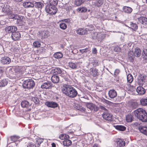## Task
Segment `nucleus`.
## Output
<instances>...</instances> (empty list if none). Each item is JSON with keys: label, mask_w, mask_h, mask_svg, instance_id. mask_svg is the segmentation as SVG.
I'll return each mask as SVG.
<instances>
[{"label": "nucleus", "mask_w": 147, "mask_h": 147, "mask_svg": "<svg viewBox=\"0 0 147 147\" xmlns=\"http://www.w3.org/2000/svg\"><path fill=\"white\" fill-rule=\"evenodd\" d=\"M142 54L143 56V62L145 63L147 62V49H143Z\"/></svg>", "instance_id": "nucleus-27"}, {"label": "nucleus", "mask_w": 147, "mask_h": 147, "mask_svg": "<svg viewBox=\"0 0 147 147\" xmlns=\"http://www.w3.org/2000/svg\"><path fill=\"white\" fill-rule=\"evenodd\" d=\"M51 80L54 83H57L59 81V77L55 75H54L51 77Z\"/></svg>", "instance_id": "nucleus-35"}, {"label": "nucleus", "mask_w": 147, "mask_h": 147, "mask_svg": "<svg viewBox=\"0 0 147 147\" xmlns=\"http://www.w3.org/2000/svg\"><path fill=\"white\" fill-rule=\"evenodd\" d=\"M88 31L87 28L86 29L84 28H80L76 30V32L78 34L83 35L88 33Z\"/></svg>", "instance_id": "nucleus-20"}, {"label": "nucleus", "mask_w": 147, "mask_h": 147, "mask_svg": "<svg viewBox=\"0 0 147 147\" xmlns=\"http://www.w3.org/2000/svg\"><path fill=\"white\" fill-rule=\"evenodd\" d=\"M62 72V70L59 68L58 67H55V68H52L50 71L47 72L48 74H52L53 75H57L61 74Z\"/></svg>", "instance_id": "nucleus-11"}, {"label": "nucleus", "mask_w": 147, "mask_h": 147, "mask_svg": "<svg viewBox=\"0 0 147 147\" xmlns=\"http://www.w3.org/2000/svg\"><path fill=\"white\" fill-rule=\"evenodd\" d=\"M102 117L104 119L109 121L112 122L113 121V116L109 112H104L102 115Z\"/></svg>", "instance_id": "nucleus-8"}, {"label": "nucleus", "mask_w": 147, "mask_h": 147, "mask_svg": "<svg viewBox=\"0 0 147 147\" xmlns=\"http://www.w3.org/2000/svg\"><path fill=\"white\" fill-rule=\"evenodd\" d=\"M107 58H108L107 60H109V61L111 60L113 58V55H107Z\"/></svg>", "instance_id": "nucleus-60"}, {"label": "nucleus", "mask_w": 147, "mask_h": 147, "mask_svg": "<svg viewBox=\"0 0 147 147\" xmlns=\"http://www.w3.org/2000/svg\"><path fill=\"white\" fill-rule=\"evenodd\" d=\"M51 68L52 67L49 65H40L37 67L38 71L42 73L50 71Z\"/></svg>", "instance_id": "nucleus-7"}, {"label": "nucleus", "mask_w": 147, "mask_h": 147, "mask_svg": "<svg viewBox=\"0 0 147 147\" xmlns=\"http://www.w3.org/2000/svg\"><path fill=\"white\" fill-rule=\"evenodd\" d=\"M63 56V54L60 52H57L56 53L53 55V57L57 59L61 58Z\"/></svg>", "instance_id": "nucleus-39"}, {"label": "nucleus", "mask_w": 147, "mask_h": 147, "mask_svg": "<svg viewBox=\"0 0 147 147\" xmlns=\"http://www.w3.org/2000/svg\"><path fill=\"white\" fill-rule=\"evenodd\" d=\"M60 76L64 79L65 81H68L69 80V75L65 71L63 70Z\"/></svg>", "instance_id": "nucleus-33"}, {"label": "nucleus", "mask_w": 147, "mask_h": 147, "mask_svg": "<svg viewBox=\"0 0 147 147\" xmlns=\"http://www.w3.org/2000/svg\"><path fill=\"white\" fill-rule=\"evenodd\" d=\"M90 70V74L93 77H96L98 76V73L96 68H91Z\"/></svg>", "instance_id": "nucleus-22"}, {"label": "nucleus", "mask_w": 147, "mask_h": 147, "mask_svg": "<svg viewBox=\"0 0 147 147\" xmlns=\"http://www.w3.org/2000/svg\"><path fill=\"white\" fill-rule=\"evenodd\" d=\"M69 65L72 69H76L77 67V65Z\"/></svg>", "instance_id": "nucleus-59"}, {"label": "nucleus", "mask_w": 147, "mask_h": 147, "mask_svg": "<svg viewBox=\"0 0 147 147\" xmlns=\"http://www.w3.org/2000/svg\"><path fill=\"white\" fill-rule=\"evenodd\" d=\"M87 11V9L85 7H80L78 9V11L80 13H84Z\"/></svg>", "instance_id": "nucleus-50"}, {"label": "nucleus", "mask_w": 147, "mask_h": 147, "mask_svg": "<svg viewBox=\"0 0 147 147\" xmlns=\"http://www.w3.org/2000/svg\"><path fill=\"white\" fill-rule=\"evenodd\" d=\"M51 84L49 82H45L41 85V87L42 88L49 89L51 87Z\"/></svg>", "instance_id": "nucleus-26"}, {"label": "nucleus", "mask_w": 147, "mask_h": 147, "mask_svg": "<svg viewBox=\"0 0 147 147\" xmlns=\"http://www.w3.org/2000/svg\"><path fill=\"white\" fill-rule=\"evenodd\" d=\"M92 38L94 39H97L98 41H101L104 39L105 37V35L103 32L94 33L92 35Z\"/></svg>", "instance_id": "nucleus-6"}, {"label": "nucleus", "mask_w": 147, "mask_h": 147, "mask_svg": "<svg viewBox=\"0 0 147 147\" xmlns=\"http://www.w3.org/2000/svg\"><path fill=\"white\" fill-rule=\"evenodd\" d=\"M139 22L143 25H147V18L145 17L141 16L138 18Z\"/></svg>", "instance_id": "nucleus-23"}, {"label": "nucleus", "mask_w": 147, "mask_h": 147, "mask_svg": "<svg viewBox=\"0 0 147 147\" xmlns=\"http://www.w3.org/2000/svg\"><path fill=\"white\" fill-rule=\"evenodd\" d=\"M30 105L29 102L27 100L22 101L21 103V106L23 108H28Z\"/></svg>", "instance_id": "nucleus-36"}, {"label": "nucleus", "mask_w": 147, "mask_h": 147, "mask_svg": "<svg viewBox=\"0 0 147 147\" xmlns=\"http://www.w3.org/2000/svg\"><path fill=\"white\" fill-rule=\"evenodd\" d=\"M38 33L39 37L41 39L47 38L49 36V32L47 30L40 31Z\"/></svg>", "instance_id": "nucleus-12"}, {"label": "nucleus", "mask_w": 147, "mask_h": 147, "mask_svg": "<svg viewBox=\"0 0 147 147\" xmlns=\"http://www.w3.org/2000/svg\"><path fill=\"white\" fill-rule=\"evenodd\" d=\"M140 103L142 106H146L147 105V98H142L140 100Z\"/></svg>", "instance_id": "nucleus-48"}, {"label": "nucleus", "mask_w": 147, "mask_h": 147, "mask_svg": "<svg viewBox=\"0 0 147 147\" xmlns=\"http://www.w3.org/2000/svg\"><path fill=\"white\" fill-rule=\"evenodd\" d=\"M46 105L48 107L51 108H55L57 107V104L55 102H46Z\"/></svg>", "instance_id": "nucleus-28"}, {"label": "nucleus", "mask_w": 147, "mask_h": 147, "mask_svg": "<svg viewBox=\"0 0 147 147\" xmlns=\"http://www.w3.org/2000/svg\"><path fill=\"white\" fill-rule=\"evenodd\" d=\"M31 100L33 101L35 104L39 105L40 103V100L38 98L36 97H32L31 98Z\"/></svg>", "instance_id": "nucleus-45"}, {"label": "nucleus", "mask_w": 147, "mask_h": 147, "mask_svg": "<svg viewBox=\"0 0 147 147\" xmlns=\"http://www.w3.org/2000/svg\"><path fill=\"white\" fill-rule=\"evenodd\" d=\"M108 94L109 96L111 98H113L117 95L116 92L114 90H110Z\"/></svg>", "instance_id": "nucleus-30"}, {"label": "nucleus", "mask_w": 147, "mask_h": 147, "mask_svg": "<svg viewBox=\"0 0 147 147\" xmlns=\"http://www.w3.org/2000/svg\"><path fill=\"white\" fill-rule=\"evenodd\" d=\"M116 142L117 147H123L125 144V142L122 139H117Z\"/></svg>", "instance_id": "nucleus-14"}, {"label": "nucleus", "mask_w": 147, "mask_h": 147, "mask_svg": "<svg viewBox=\"0 0 147 147\" xmlns=\"http://www.w3.org/2000/svg\"><path fill=\"white\" fill-rule=\"evenodd\" d=\"M17 30V28L16 26H9L6 27L5 28V31L8 33H12L13 32L16 31Z\"/></svg>", "instance_id": "nucleus-16"}, {"label": "nucleus", "mask_w": 147, "mask_h": 147, "mask_svg": "<svg viewBox=\"0 0 147 147\" xmlns=\"http://www.w3.org/2000/svg\"><path fill=\"white\" fill-rule=\"evenodd\" d=\"M63 93L71 98L76 97L78 94L76 90L73 87L69 85L63 86L62 89Z\"/></svg>", "instance_id": "nucleus-2"}, {"label": "nucleus", "mask_w": 147, "mask_h": 147, "mask_svg": "<svg viewBox=\"0 0 147 147\" xmlns=\"http://www.w3.org/2000/svg\"><path fill=\"white\" fill-rule=\"evenodd\" d=\"M103 3L102 0H97L94 2V5L97 7H99L102 5Z\"/></svg>", "instance_id": "nucleus-40"}, {"label": "nucleus", "mask_w": 147, "mask_h": 147, "mask_svg": "<svg viewBox=\"0 0 147 147\" xmlns=\"http://www.w3.org/2000/svg\"><path fill=\"white\" fill-rule=\"evenodd\" d=\"M128 60L130 62H132L134 58V52L132 51H130L128 53Z\"/></svg>", "instance_id": "nucleus-32"}, {"label": "nucleus", "mask_w": 147, "mask_h": 147, "mask_svg": "<svg viewBox=\"0 0 147 147\" xmlns=\"http://www.w3.org/2000/svg\"><path fill=\"white\" fill-rule=\"evenodd\" d=\"M102 101L104 103L107 104H109L111 103V102L105 99H103L102 100Z\"/></svg>", "instance_id": "nucleus-58"}, {"label": "nucleus", "mask_w": 147, "mask_h": 147, "mask_svg": "<svg viewBox=\"0 0 147 147\" xmlns=\"http://www.w3.org/2000/svg\"><path fill=\"white\" fill-rule=\"evenodd\" d=\"M19 20L18 21V20H17L16 21V23L17 24H18L19 25H20L22 24V21L23 20Z\"/></svg>", "instance_id": "nucleus-63"}, {"label": "nucleus", "mask_w": 147, "mask_h": 147, "mask_svg": "<svg viewBox=\"0 0 147 147\" xmlns=\"http://www.w3.org/2000/svg\"><path fill=\"white\" fill-rule=\"evenodd\" d=\"M87 107L91 110H93L97 111L98 110V107L94 104L92 103H88Z\"/></svg>", "instance_id": "nucleus-15"}, {"label": "nucleus", "mask_w": 147, "mask_h": 147, "mask_svg": "<svg viewBox=\"0 0 147 147\" xmlns=\"http://www.w3.org/2000/svg\"><path fill=\"white\" fill-rule=\"evenodd\" d=\"M77 109L79 110L82 111H85L86 110V109L84 108L81 106L79 105L77 106Z\"/></svg>", "instance_id": "nucleus-53"}, {"label": "nucleus", "mask_w": 147, "mask_h": 147, "mask_svg": "<svg viewBox=\"0 0 147 147\" xmlns=\"http://www.w3.org/2000/svg\"><path fill=\"white\" fill-rule=\"evenodd\" d=\"M67 26L66 24L64 23H61L59 25L60 28L64 30H65L67 28Z\"/></svg>", "instance_id": "nucleus-51"}, {"label": "nucleus", "mask_w": 147, "mask_h": 147, "mask_svg": "<svg viewBox=\"0 0 147 147\" xmlns=\"http://www.w3.org/2000/svg\"><path fill=\"white\" fill-rule=\"evenodd\" d=\"M33 45L35 48H38L40 47V43L38 41H35L33 42Z\"/></svg>", "instance_id": "nucleus-52"}, {"label": "nucleus", "mask_w": 147, "mask_h": 147, "mask_svg": "<svg viewBox=\"0 0 147 147\" xmlns=\"http://www.w3.org/2000/svg\"><path fill=\"white\" fill-rule=\"evenodd\" d=\"M136 91L140 95L144 94L146 92V90L142 86H138L136 89Z\"/></svg>", "instance_id": "nucleus-21"}, {"label": "nucleus", "mask_w": 147, "mask_h": 147, "mask_svg": "<svg viewBox=\"0 0 147 147\" xmlns=\"http://www.w3.org/2000/svg\"><path fill=\"white\" fill-rule=\"evenodd\" d=\"M10 19H16L18 20V21L19 20H23L24 19V17L19 15H17L16 14H13V15H9Z\"/></svg>", "instance_id": "nucleus-18"}, {"label": "nucleus", "mask_w": 147, "mask_h": 147, "mask_svg": "<svg viewBox=\"0 0 147 147\" xmlns=\"http://www.w3.org/2000/svg\"><path fill=\"white\" fill-rule=\"evenodd\" d=\"M134 56L136 57H139L141 54V51L139 48H136L134 53Z\"/></svg>", "instance_id": "nucleus-25"}, {"label": "nucleus", "mask_w": 147, "mask_h": 147, "mask_svg": "<svg viewBox=\"0 0 147 147\" xmlns=\"http://www.w3.org/2000/svg\"><path fill=\"white\" fill-rule=\"evenodd\" d=\"M35 85L34 82L32 80L28 79L24 81L23 86L24 88L31 89L34 87Z\"/></svg>", "instance_id": "nucleus-5"}, {"label": "nucleus", "mask_w": 147, "mask_h": 147, "mask_svg": "<svg viewBox=\"0 0 147 147\" xmlns=\"http://www.w3.org/2000/svg\"><path fill=\"white\" fill-rule=\"evenodd\" d=\"M58 3L57 0H47L45 7L46 11L50 14H55L57 12L56 5Z\"/></svg>", "instance_id": "nucleus-1"}, {"label": "nucleus", "mask_w": 147, "mask_h": 147, "mask_svg": "<svg viewBox=\"0 0 147 147\" xmlns=\"http://www.w3.org/2000/svg\"><path fill=\"white\" fill-rule=\"evenodd\" d=\"M97 53V50L96 48H93L92 50V53L93 54H96Z\"/></svg>", "instance_id": "nucleus-62"}, {"label": "nucleus", "mask_w": 147, "mask_h": 147, "mask_svg": "<svg viewBox=\"0 0 147 147\" xmlns=\"http://www.w3.org/2000/svg\"><path fill=\"white\" fill-rule=\"evenodd\" d=\"M59 138L61 140H65L69 138V136L68 135L64 134H62L59 136Z\"/></svg>", "instance_id": "nucleus-47"}, {"label": "nucleus", "mask_w": 147, "mask_h": 147, "mask_svg": "<svg viewBox=\"0 0 147 147\" xmlns=\"http://www.w3.org/2000/svg\"><path fill=\"white\" fill-rule=\"evenodd\" d=\"M12 39L14 41L18 40L21 38V34L18 32H13L11 34Z\"/></svg>", "instance_id": "nucleus-13"}, {"label": "nucleus", "mask_w": 147, "mask_h": 147, "mask_svg": "<svg viewBox=\"0 0 147 147\" xmlns=\"http://www.w3.org/2000/svg\"><path fill=\"white\" fill-rule=\"evenodd\" d=\"M127 86L126 88L127 90L128 91L132 92L135 90L136 89L135 86H131L129 84L127 85Z\"/></svg>", "instance_id": "nucleus-46"}, {"label": "nucleus", "mask_w": 147, "mask_h": 147, "mask_svg": "<svg viewBox=\"0 0 147 147\" xmlns=\"http://www.w3.org/2000/svg\"><path fill=\"white\" fill-rule=\"evenodd\" d=\"M63 144L64 146L68 147L71 145L72 144L71 141L69 140L66 139L64 140L63 142Z\"/></svg>", "instance_id": "nucleus-34"}, {"label": "nucleus", "mask_w": 147, "mask_h": 147, "mask_svg": "<svg viewBox=\"0 0 147 147\" xmlns=\"http://www.w3.org/2000/svg\"><path fill=\"white\" fill-rule=\"evenodd\" d=\"M90 49L89 48H86L85 49H80L79 50L80 52L82 53H83L85 52H87L89 51Z\"/></svg>", "instance_id": "nucleus-54"}, {"label": "nucleus", "mask_w": 147, "mask_h": 147, "mask_svg": "<svg viewBox=\"0 0 147 147\" xmlns=\"http://www.w3.org/2000/svg\"><path fill=\"white\" fill-rule=\"evenodd\" d=\"M114 127L117 130L122 131H124L126 129V127L122 125H114Z\"/></svg>", "instance_id": "nucleus-37"}, {"label": "nucleus", "mask_w": 147, "mask_h": 147, "mask_svg": "<svg viewBox=\"0 0 147 147\" xmlns=\"http://www.w3.org/2000/svg\"><path fill=\"white\" fill-rule=\"evenodd\" d=\"M35 7L38 9L39 10H41L43 7V4L41 2H36L34 5Z\"/></svg>", "instance_id": "nucleus-38"}, {"label": "nucleus", "mask_w": 147, "mask_h": 147, "mask_svg": "<svg viewBox=\"0 0 147 147\" xmlns=\"http://www.w3.org/2000/svg\"><path fill=\"white\" fill-rule=\"evenodd\" d=\"M23 5L24 7L26 8L32 7L34 6V3L29 1L24 2Z\"/></svg>", "instance_id": "nucleus-31"}, {"label": "nucleus", "mask_w": 147, "mask_h": 147, "mask_svg": "<svg viewBox=\"0 0 147 147\" xmlns=\"http://www.w3.org/2000/svg\"><path fill=\"white\" fill-rule=\"evenodd\" d=\"M99 107L100 109L102 110L106 111H107V109H106L105 107L102 106H100Z\"/></svg>", "instance_id": "nucleus-61"}, {"label": "nucleus", "mask_w": 147, "mask_h": 147, "mask_svg": "<svg viewBox=\"0 0 147 147\" xmlns=\"http://www.w3.org/2000/svg\"><path fill=\"white\" fill-rule=\"evenodd\" d=\"M130 107L133 109H135L138 107V102L135 100H131L128 102Z\"/></svg>", "instance_id": "nucleus-17"}, {"label": "nucleus", "mask_w": 147, "mask_h": 147, "mask_svg": "<svg viewBox=\"0 0 147 147\" xmlns=\"http://www.w3.org/2000/svg\"><path fill=\"white\" fill-rule=\"evenodd\" d=\"M8 84V82L5 79H3L0 81V87H4Z\"/></svg>", "instance_id": "nucleus-43"}, {"label": "nucleus", "mask_w": 147, "mask_h": 147, "mask_svg": "<svg viewBox=\"0 0 147 147\" xmlns=\"http://www.w3.org/2000/svg\"><path fill=\"white\" fill-rule=\"evenodd\" d=\"M146 77L142 75H140L138 78V84L140 86H143L146 80Z\"/></svg>", "instance_id": "nucleus-10"}, {"label": "nucleus", "mask_w": 147, "mask_h": 147, "mask_svg": "<svg viewBox=\"0 0 147 147\" xmlns=\"http://www.w3.org/2000/svg\"><path fill=\"white\" fill-rule=\"evenodd\" d=\"M134 113L135 116L142 122H147V113L145 110L138 108L134 111Z\"/></svg>", "instance_id": "nucleus-3"}, {"label": "nucleus", "mask_w": 147, "mask_h": 147, "mask_svg": "<svg viewBox=\"0 0 147 147\" xmlns=\"http://www.w3.org/2000/svg\"><path fill=\"white\" fill-rule=\"evenodd\" d=\"M122 9L124 13L127 14L131 13L133 10L131 8L127 6H124Z\"/></svg>", "instance_id": "nucleus-24"}, {"label": "nucleus", "mask_w": 147, "mask_h": 147, "mask_svg": "<svg viewBox=\"0 0 147 147\" xmlns=\"http://www.w3.org/2000/svg\"><path fill=\"white\" fill-rule=\"evenodd\" d=\"M85 0H76L75 4L77 6H79L84 2Z\"/></svg>", "instance_id": "nucleus-49"}, {"label": "nucleus", "mask_w": 147, "mask_h": 147, "mask_svg": "<svg viewBox=\"0 0 147 147\" xmlns=\"http://www.w3.org/2000/svg\"><path fill=\"white\" fill-rule=\"evenodd\" d=\"M138 128L141 133L147 135V127L141 126L139 127Z\"/></svg>", "instance_id": "nucleus-29"}, {"label": "nucleus", "mask_w": 147, "mask_h": 147, "mask_svg": "<svg viewBox=\"0 0 147 147\" xmlns=\"http://www.w3.org/2000/svg\"><path fill=\"white\" fill-rule=\"evenodd\" d=\"M129 27L134 31L138 29V26L137 24L132 22L130 23V26Z\"/></svg>", "instance_id": "nucleus-42"}, {"label": "nucleus", "mask_w": 147, "mask_h": 147, "mask_svg": "<svg viewBox=\"0 0 147 147\" xmlns=\"http://www.w3.org/2000/svg\"><path fill=\"white\" fill-rule=\"evenodd\" d=\"M1 1H0V7L3 8V7H4L5 5L3 3L1 2Z\"/></svg>", "instance_id": "nucleus-64"}, {"label": "nucleus", "mask_w": 147, "mask_h": 147, "mask_svg": "<svg viewBox=\"0 0 147 147\" xmlns=\"http://www.w3.org/2000/svg\"><path fill=\"white\" fill-rule=\"evenodd\" d=\"M27 147H36V144L32 142H30L27 144Z\"/></svg>", "instance_id": "nucleus-56"}, {"label": "nucleus", "mask_w": 147, "mask_h": 147, "mask_svg": "<svg viewBox=\"0 0 147 147\" xmlns=\"http://www.w3.org/2000/svg\"><path fill=\"white\" fill-rule=\"evenodd\" d=\"M25 70V66L17 65L10 68L9 71H11L12 72L14 71L17 77H20L22 76Z\"/></svg>", "instance_id": "nucleus-4"}, {"label": "nucleus", "mask_w": 147, "mask_h": 147, "mask_svg": "<svg viewBox=\"0 0 147 147\" xmlns=\"http://www.w3.org/2000/svg\"><path fill=\"white\" fill-rule=\"evenodd\" d=\"M10 139L11 141L13 142H14L17 141L18 139L17 136H11L10 137Z\"/></svg>", "instance_id": "nucleus-55"}, {"label": "nucleus", "mask_w": 147, "mask_h": 147, "mask_svg": "<svg viewBox=\"0 0 147 147\" xmlns=\"http://www.w3.org/2000/svg\"><path fill=\"white\" fill-rule=\"evenodd\" d=\"M1 63L3 64H9L10 63L11 59L7 57H2L1 59Z\"/></svg>", "instance_id": "nucleus-19"}, {"label": "nucleus", "mask_w": 147, "mask_h": 147, "mask_svg": "<svg viewBox=\"0 0 147 147\" xmlns=\"http://www.w3.org/2000/svg\"><path fill=\"white\" fill-rule=\"evenodd\" d=\"M133 116L131 114H128L126 116V120L127 122H130L132 121Z\"/></svg>", "instance_id": "nucleus-41"}, {"label": "nucleus", "mask_w": 147, "mask_h": 147, "mask_svg": "<svg viewBox=\"0 0 147 147\" xmlns=\"http://www.w3.org/2000/svg\"><path fill=\"white\" fill-rule=\"evenodd\" d=\"M127 82L131 83L133 81V77L130 74H128L127 76Z\"/></svg>", "instance_id": "nucleus-44"}, {"label": "nucleus", "mask_w": 147, "mask_h": 147, "mask_svg": "<svg viewBox=\"0 0 147 147\" xmlns=\"http://www.w3.org/2000/svg\"><path fill=\"white\" fill-rule=\"evenodd\" d=\"M2 11L5 13L7 14L9 18V15L13 14L12 11H11V7H10L9 5H5L4 7H3L2 9Z\"/></svg>", "instance_id": "nucleus-9"}, {"label": "nucleus", "mask_w": 147, "mask_h": 147, "mask_svg": "<svg viewBox=\"0 0 147 147\" xmlns=\"http://www.w3.org/2000/svg\"><path fill=\"white\" fill-rule=\"evenodd\" d=\"M121 50L120 48L118 46H115L114 49V50L115 52H118L120 51Z\"/></svg>", "instance_id": "nucleus-57"}]
</instances>
